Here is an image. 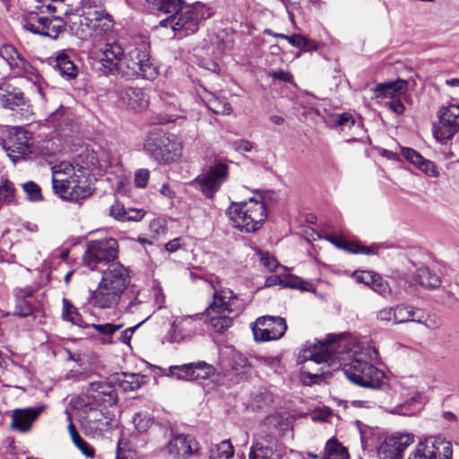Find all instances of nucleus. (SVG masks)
<instances>
[{
	"label": "nucleus",
	"mask_w": 459,
	"mask_h": 459,
	"mask_svg": "<svg viewBox=\"0 0 459 459\" xmlns=\"http://www.w3.org/2000/svg\"><path fill=\"white\" fill-rule=\"evenodd\" d=\"M99 70L104 74H122L128 78L142 77L153 80L158 75L157 67L150 59V45L140 39L125 54L117 42L107 43L97 56Z\"/></svg>",
	"instance_id": "obj_1"
},
{
	"label": "nucleus",
	"mask_w": 459,
	"mask_h": 459,
	"mask_svg": "<svg viewBox=\"0 0 459 459\" xmlns=\"http://www.w3.org/2000/svg\"><path fill=\"white\" fill-rule=\"evenodd\" d=\"M152 11L169 14L160 22V27H170L175 35L184 38L199 29L202 20L210 18L212 12L201 2L185 5L184 0H145Z\"/></svg>",
	"instance_id": "obj_2"
},
{
	"label": "nucleus",
	"mask_w": 459,
	"mask_h": 459,
	"mask_svg": "<svg viewBox=\"0 0 459 459\" xmlns=\"http://www.w3.org/2000/svg\"><path fill=\"white\" fill-rule=\"evenodd\" d=\"M89 167L69 162H60L53 169L54 192L62 199L80 203L91 195L89 183Z\"/></svg>",
	"instance_id": "obj_3"
},
{
	"label": "nucleus",
	"mask_w": 459,
	"mask_h": 459,
	"mask_svg": "<svg viewBox=\"0 0 459 459\" xmlns=\"http://www.w3.org/2000/svg\"><path fill=\"white\" fill-rule=\"evenodd\" d=\"M211 286L213 290V300L205 309V315L211 327L216 333H222L232 325L234 318L241 309L233 307L238 297L230 289L213 281Z\"/></svg>",
	"instance_id": "obj_4"
},
{
	"label": "nucleus",
	"mask_w": 459,
	"mask_h": 459,
	"mask_svg": "<svg viewBox=\"0 0 459 459\" xmlns=\"http://www.w3.org/2000/svg\"><path fill=\"white\" fill-rule=\"evenodd\" d=\"M226 213L236 229L247 233L260 229L267 217L264 204L253 198L248 202H232Z\"/></svg>",
	"instance_id": "obj_5"
},
{
	"label": "nucleus",
	"mask_w": 459,
	"mask_h": 459,
	"mask_svg": "<svg viewBox=\"0 0 459 459\" xmlns=\"http://www.w3.org/2000/svg\"><path fill=\"white\" fill-rule=\"evenodd\" d=\"M143 150L159 163L169 164L181 157L183 146L175 134L153 129L146 135Z\"/></svg>",
	"instance_id": "obj_6"
},
{
	"label": "nucleus",
	"mask_w": 459,
	"mask_h": 459,
	"mask_svg": "<svg viewBox=\"0 0 459 459\" xmlns=\"http://www.w3.org/2000/svg\"><path fill=\"white\" fill-rule=\"evenodd\" d=\"M118 255V243L113 238L91 240L87 243L83 255V264L91 270H99V266H108L116 263Z\"/></svg>",
	"instance_id": "obj_7"
},
{
	"label": "nucleus",
	"mask_w": 459,
	"mask_h": 459,
	"mask_svg": "<svg viewBox=\"0 0 459 459\" xmlns=\"http://www.w3.org/2000/svg\"><path fill=\"white\" fill-rule=\"evenodd\" d=\"M343 371L347 378L354 384L373 389L381 386L385 377L383 371L368 362L363 354L345 364Z\"/></svg>",
	"instance_id": "obj_8"
},
{
	"label": "nucleus",
	"mask_w": 459,
	"mask_h": 459,
	"mask_svg": "<svg viewBox=\"0 0 459 459\" xmlns=\"http://www.w3.org/2000/svg\"><path fill=\"white\" fill-rule=\"evenodd\" d=\"M229 177V167L222 161H215L205 171L197 176L190 185L212 199Z\"/></svg>",
	"instance_id": "obj_9"
},
{
	"label": "nucleus",
	"mask_w": 459,
	"mask_h": 459,
	"mask_svg": "<svg viewBox=\"0 0 459 459\" xmlns=\"http://www.w3.org/2000/svg\"><path fill=\"white\" fill-rule=\"evenodd\" d=\"M425 403V397L415 388L401 387L395 392L385 410L392 414L411 416L420 411Z\"/></svg>",
	"instance_id": "obj_10"
},
{
	"label": "nucleus",
	"mask_w": 459,
	"mask_h": 459,
	"mask_svg": "<svg viewBox=\"0 0 459 459\" xmlns=\"http://www.w3.org/2000/svg\"><path fill=\"white\" fill-rule=\"evenodd\" d=\"M339 337L329 335L324 342H318L313 346L303 349L299 356V363L315 362L320 364L329 363L338 358L340 351Z\"/></svg>",
	"instance_id": "obj_11"
},
{
	"label": "nucleus",
	"mask_w": 459,
	"mask_h": 459,
	"mask_svg": "<svg viewBox=\"0 0 459 459\" xmlns=\"http://www.w3.org/2000/svg\"><path fill=\"white\" fill-rule=\"evenodd\" d=\"M1 145L13 163L32 152L30 134L22 127L8 129V137L1 140Z\"/></svg>",
	"instance_id": "obj_12"
},
{
	"label": "nucleus",
	"mask_w": 459,
	"mask_h": 459,
	"mask_svg": "<svg viewBox=\"0 0 459 459\" xmlns=\"http://www.w3.org/2000/svg\"><path fill=\"white\" fill-rule=\"evenodd\" d=\"M251 329L256 342H269L281 338L287 330V324L283 317L264 316L251 324Z\"/></svg>",
	"instance_id": "obj_13"
},
{
	"label": "nucleus",
	"mask_w": 459,
	"mask_h": 459,
	"mask_svg": "<svg viewBox=\"0 0 459 459\" xmlns=\"http://www.w3.org/2000/svg\"><path fill=\"white\" fill-rule=\"evenodd\" d=\"M0 107L21 113L22 116L30 112V100L24 92L10 82L0 84Z\"/></svg>",
	"instance_id": "obj_14"
},
{
	"label": "nucleus",
	"mask_w": 459,
	"mask_h": 459,
	"mask_svg": "<svg viewBox=\"0 0 459 459\" xmlns=\"http://www.w3.org/2000/svg\"><path fill=\"white\" fill-rule=\"evenodd\" d=\"M279 445L276 437L261 429L254 436L250 447L249 459H280Z\"/></svg>",
	"instance_id": "obj_15"
},
{
	"label": "nucleus",
	"mask_w": 459,
	"mask_h": 459,
	"mask_svg": "<svg viewBox=\"0 0 459 459\" xmlns=\"http://www.w3.org/2000/svg\"><path fill=\"white\" fill-rule=\"evenodd\" d=\"M80 26H85L89 33L100 35L109 31L113 27V19L110 14L101 9L83 7L82 14L79 17Z\"/></svg>",
	"instance_id": "obj_16"
},
{
	"label": "nucleus",
	"mask_w": 459,
	"mask_h": 459,
	"mask_svg": "<svg viewBox=\"0 0 459 459\" xmlns=\"http://www.w3.org/2000/svg\"><path fill=\"white\" fill-rule=\"evenodd\" d=\"M83 404L92 407L103 405L112 406L117 403V394L111 385L107 382H92L88 385L84 394Z\"/></svg>",
	"instance_id": "obj_17"
},
{
	"label": "nucleus",
	"mask_w": 459,
	"mask_h": 459,
	"mask_svg": "<svg viewBox=\"0 0 459 459\" xmlns=\"http://www.w3.org/2000/svg\"><path fill=\"white\" fill-rule=\"evenodd\" d=\"M439 123L435 126L434 135L438 140H446L459 131V106L443 107L438 112Z\"/></svg>",
	"instance_id": "obj_18"
},
{
	"label": "nucleus",
	"mask_w": 459,
	"mask_h": 459,
	"mask_svg": "<svg viewBox=\"0 0 459 459\" xmlns=\"http://www.w3.org/2000/svg\"><path fill=\"white\" fill-rule=\"evenodd\" d=\"M199 315L177 317L170 325L167 338L169 342L180 343L190 340L197 332Z\"/></svg>",
	"instance_id": "obj_19"
},
{
	"label": "nucleus",
	"mask_w": 459,
	"mask_h": 459,
	"mask_svg": "<svg viewBox=\"0 0 459 459\" xmlns=\"http://www.w3.org/2000/svg\"><path fill=\"white\" fill-rule=\"evenodd\" d=\"M82 425L86 431L93 435H101L111 428V414L108 411H103L91 404H83Z\"/></svg>",
	"instance_id": "obj_20"
},
{
	"label": "nucleus",
	"mask_w": 459,
	"mask_h": 459,
	"mask_svg": "<svg viewBox=\"0 0 459 459\" xmlns=\"http://www.w3.org/2000/svg\"><path fill=\"white\" fill-rule=\"evenodd\" d=\"M167 450L168 454L174 459H188L198 455L200 445L195 437L179 434L169 440Z\"/></svg>",
	"instance_id": "obj_21"
},
{
	"label": "nucleus",
	"mask_w": 459,
	"mask_h": 459,
	"mask_svg": "<svg viewBox=\"0 0 459 459\" xmlns=\"http://www.w3.org/2000/svg\"><path fill=\"white\" fill-rule=\"evenodd\" d=\"M414 441V437L408 433H394L387 437L378 448L384 459H402L403 452Z\"/></svg>",
	"instance_id": "obj_22"
},
{
	"label": "nucleus",
	"mask_w": 459,
	"mask_h": 459,
	"mask_svg": "<svg viewBox=\"0 0 459 459\" xmlns=\"http://www.w3.org/2000/svg\"><path fill=\"white\" fill-rule=\"evenodd\" d=\"M418 446L425 459H452V443L444 437H429Z\"/></svg>",
	"instance_id": "obj_23"
},
{
	"label": "nucleus",
	"mask_w": 459,
	"mask_h": 459,
	"mask_svg": "<svg viewBox=\"0 0 459 459\" xmlns=\"http://www.w3.org/2000/svg\"><path fill=\"white\" fill-rule=\"evenodd\" d=\"M130 280L129 270L121 263L116 262L108 264L107 269L103 271L100 283L124 293L130 283Z\"/></svg>",
	"instance_id": "obj_24"
},
{
	"label": "nucleus",
	"mask_w": 459,
	"mask_h": 459,
	"mask_svg": "<svg viewBox=\"0 0 459 459\" xmlns=\"http://www.w3.org/2000/svg\"><path fill=\"white\" fill-rule=\"evenodd\" d=\"M45 408V405H39L37 407L13 410L11 415V429L22 433L29 432L31 429L33 422L43 412Z\"/></svg>",
	"instance_id": "obj_25"
},
{
	"label": "nucleus",
	"mask_w": 459,
	"mask_h": 459,
	"mask_svg": "<svg viewBox=\"0 0 459 459\" xmlns=\"http://www.w3.org/2000/svg\"><path fill=\"white\" fill-rule=\"evenodd\" d=\"M0 56L19 76L36 75L37 70L13 46H3Z\"/></svg>",
	"instance_id": "obj_26"
},
{
	"label": "nucleus",
	"mask_w": 459,
	"mask_h": 459,
	"mask_svg": "<svg viewBox=\"0 0 459 459\" xmlns=\"http://www.w3.org/2000/svg\"><path fill=\"white\" fill-rule=\"evenodd\" d=\"M123 293L99 283L98 288L91 294V303L99 308H113L121 302Z\"/></svg>",
	"instance_id": "obj_27"
},
{
	"label": "nucleus",
	"mask_w": 459,
	"mask_h": 459,
	"mask_svg": "<svg viewBox=\"0 0 459 459\" xmlns=\"http://www.w3.org/2000/svg\"><path fill=\"white\" fill-rule=\"evenodd\" d=\"M119 99L135 112L144 110L149 105V100L141 88L126 87L120 91Z\"/></svg>",
	"instance_id": "obj_28"
},
{
	"label": "nucleus",
	"mask_w": 459,
	"mask_h": 459,
	"mask_svg": "<svg viewBox=\"0 0 459 459\" xmlns=\"http://www.w3.org/2000/svg\"><path fill=\"white\" fill-rule=\"evenodd\" d=\"M401 152L404 159L412 163L427 176L432 178H437L439 176L436 164L433 161L423 158L415 150L409 147H402Z\"/></svg>",
	"instance_id": "obj_29"
},
{
	"label": "nucleus",
	"mask_w": 459,
	"mask_h": 459,
	"mask_svg": "<svg viewBox=\"0 0 459 459\" xmlns=\"http://www.w3.org/2000/svg\"><path fill=\"white\" fill-rule=\"evenodd\" d=\"M408 90V82L405 80L398 79L387 82L378 83L375 91L377 97L394 98L396 95H403Z\"/></svg>",
	"instance_id": "obj_30"
},
{
	"label": "nucleus",
	"mask_w": 459,
	"mask_h": 459,
	"mask_svg": "<svg viewBox=\"0 0 459 459\" xmlns=\"http://www.w3.org/2000/svg\"><path fill=\"white\" fill-rule=\"evenodd\" d=\"M55 67L59 71L63 77L68 80L76 78L79 73L78 66L74 64L65 50L60 51L56 55Z\"/></svg>",
	"instance_id": "obj_31"
},
{
	"label": "nucleus",
	"mask_w": 459,
	"mask_h": 459,
	"mask_svg": "<svg viewBox=\"0 0 459 459\" xmlns=\"http://www.w3.org/2000/svg\"><path fill=\"white\" fill-rule=\"evenodd\" d=\"M420 313V309L419 308H413L405 305H397L394 307V325L420 321V318L417 317Z\"/></svg>",
	"instance_id": "obj_32"
},
{
	"label": "nucleus",
	"mask_w": 459,
	"mask_h": 459,
	"mask_svg": "<svg viewBox=\"0 0 459 459\" xmlns=\"http://www.w3.org/2000/svg\"><path fill=\"white\" fill-rule=\"evenodd\" d=\"M147 377L141 374L123 373L122 377L117 378L119 386L125 392L139 389L146 381Z\"/></svg>",
	"instance_id": "obj_33"
},
{
	"label": "nucleus",
	"mask_w": 459,
	"mask_h": 459,
	"mask_svg": "<svg viewBox=\"0 0 459 459\" xmlns=\"http://www.w3.org/2000/svg\"><path fill=\"white\" fill-rule=\"evenodd\" d=\"M67 419L69 420L68 431L74 446L87 457H93L94 449L82 437L80 436L74 424L72 421L70 413H67Z\"/></svg>",
	"instance_id": "obj_34"
},
{
	"label": "nucleus",
	"mask_w": 459,
	"mask_h": 459,
	"mask_svg": "<svg viewBox=\"0 0 459 459\" xmlns=\"http://www.w3.org/2000/svg\"><path fill=\"white\" fill-rule=\"evenodd\" d=\"M383 244H372L370 246H364L359 242L344 241L342 249L351 254H362L366 255H377Z\"/></svg>",
	"instance_id": "obj_35"
},
{
	"label": "nucleus",
	"mask_w": 459,
	"mask_h": 459,
	"mask_svg": "<svg viewBox=\"0 0 459 459\" xmlns=\"http://www.w3.org/2000/svg\"><path fill=\"white\" fill-rule=\"evenodd\" d=\"M340 129H351L354 127V134L360 136L361 138L365 134L364 126L361 119L358 121L349 112H343L339 114Z\"/></svg>",
	"instance_id": "obj_36"
},
{
	"label": "nucleus",
	"mask_w": 459,
	"mask_h": 459,
	"mask_svg": "<svg viewBox=\"0 0 459 459\" xmlns=\"http://www.w3.org/2000/svg\"><path fill=\"white\" fill-rule=\"evenodd\" d=\"M139 293L136 294L132 291L131 295L126 293L124 298L121 299L122 308L131 314L138 313L146 307V303L139 299Z\"/></svg>",
	"instance_id": "obj_37"
},
{
	"label": "nucleus",
	"mask_w": 459,
	"mask_h": 459,
	"mask_svg": "<svg viewBox=\"0 0 459 459\" xmlns=\"http://www.w3.org/2000/svg\"><path fill=\"white\" fill-rule=\"evenodd\" d=\"M346 448L336 439H329L325 447L323 459H345Z\"/></svg>",
	"instance_id": "obj_38"
},
{
	"label": "nucleus",
	"mask_w": 459,
	"mask_h": 459,
	"mask_svg": "<svg viewBox=\"0 0 459 459\" xmlns=\"http://www.w3.org/2000/svg\"><path fill=\"white\" fill-rule=\"evenodd\" d=\"M417 276L420 284L425 288L436 289L440 285L439 277L427 267L420 268Z\"/></svg>",
	"instance_id": "obj_39"
},
{
	"label": "nucleus",
	"mask_w": 459,
	"mask_h": 459,
	"mask_svg": "<svg viewBox=\"0 0 459 459\" xmlns=\"http://www.w3.org/2000/svg\"><path fill=\"white\" fill-rule=\"evenodd\" d=\"M169 376L178 380H193L194 363H186L169 368Z\"/></svg>",
	"instance_id": "obj_40"
},
{
	"label": "nucleus",
	"mask_w": 459,
	"mask_h": 459,
	"mask_svg": "<svg viewBox=\"0 0 459 459\" xmlns=\"http://www.w3.org/2000/svg\"><path fill=\"white\" fill-rule=\"evenodd\" d=\"M62 317L74 325L84 327L82 316L77 312L74 305L66 299H63Z\"/></svg>",
	"instance_id": "obj_41"
},
{
	"label": "nucleus",
	"mask_w": 459,
	"mask_h": 459,
	"mask_svg": "<svg viewBox=\"0 0 459 459\" xmlns=\"http://www.w3.org/2000/svg\"><path fill=\"white\" fill-rule=\"evenodd\" d=\"M233 455L234 449L231 443L224 440L215 449L211 450L210 459H230Z\"/></svg>",
	"instance_id": "obj_42"
},
{
	"label": "nucleus",
	"mask_w": 459,
	"mask_h": 459,
	"mask_svg": "<svg viewBox=\"0 0 459 459\" xmlns=\"http://www.w3.org/2000/svg\"><path fill=\"white\" fill-rule=\"evenodd\" d=\"M215 368L205 361H198L194 363L193 380L206 379L215 374Z\"/></svg>",
	"instance_id": "obj_43"
},
{
	"label": "nucleus",
	"mask_w": 459,
	"mask_h": 459,
	"mask_svg": "<svg viewBox=\"0 0 459 459\" xmlns=\"http://www.w3.org/2000/svg\"><path fill=\"white\" fill-rule=\"evenodd\" d=\"M208 108L215 114L229 115L232 111L229 102L212 95L208 100Z\"/></svg>",
	"instance_id": "obj_44"
},
{
	"label": "nucleus",
	"mask_w": 459,
	"mask_h": 459,
	"mask_svg": "<svg viewBox=\"0 0 459 459\" xmlns=\"http://www.w3.org/2000/svg\"><path fill=\"white\" fill-rule=\"evenodd\" d=\"M281 270L283 271L282 281H281V286L292 289L306 290V288L304 287L305 282L302 281L301 278L287 273L286 267H281Z\"/></svg>",
	"instance_id": "obj_45"
},
{
	"label": "nucleus",
	"mask_w": 459,
	"mask_h": 459,
	"mask_svg": "<svg viewBox=\"0 0 459 459\" xmlns=\"http://www.w3.org/2000/svg\"><path fill=\"white\" fill-rule=\"evenodd\" d=\"M371 289L379 295L386 298L392 293V290L387 281L384 280L379 274L376 273L374 281L371 283Z\"/></svg>",
	"instance_id": "obj_46"
},
{
	"label": "nucleus",
	"mask_w": 459,
	"mask_h": 459,
	"mask_svg": "<svg viewBox=\"0 0 459 459\" xmlns=\"http://www.w3.org/2000/svg\"><path fill=\"white\" fill-rule=\"evenodd\" d=\"M84 327H90L89 325H85ZM91 327L95 329L100 334H102L104 336L111 337L117 331L120 330L123 327L122 324H103V325H97L92 324L91 325Z\"/></svg>",
	"instance_id": "obj_47"
},
{
	"label": "nucleus",
	"mask_w": 459,
	"mask_h": 459,
	"mask_svg": "<svg viewBox=\"0 0 459 459\" xmlns=\"http://www.w3.org/2000/svg\"><path fill=\"white\" fill-rule=\"evenodd\" d=\"M22 187L29 200L32 202H38L43 199L39 186L33 181L24 183Z\"/></svg>",
	"instance_id": "obj_48"
},
{
	"label": "nucleus",
	"mask_w": 459,
	"mask_h": 459,
	"mask_svg": "<svg viewBox=\"0 0 459 459\" xmlns=\"http://www.w3.org/2000/svg\"><path fill=\"white\" fill-rule=\"evenodd\" d=\"M52 23L48 31H46V36L51 39H56L59 34L64 31L65 27V21L59 16H54L52 19Z\"/></svg>",
	"instance_id": "obj_49"
},
{
	"label": "nucleus",
	"mask_w": 459,
	"mask_h": 459,
	"mask_svg": "<svg viewBox=\"0 0 459 459\" xmlns=\"http://www.w3.org/2000/svg\"><path fill=\"white\" fill-rule=\"evenodd\" d=\"M34 16H39L37 13L31 12L23 18L22 27L33 34L40 35L39 24Z\"/></svg>",
	"instance_id": "obj_50"
},
{
	"label": "nucleus",
	"mask_w": 459,
	"mask_h": 459,
	"mask_svg": "<svg viewBox=\"0 0 459 459\" xmlns=\"http://www.w3.org/2000/svg\"><path fill=\"white\" fill-rule=\"evenodd\" d=\"M133 422L139 432H145L152 426V420L147 414L137 413L134 415Z\"/></svg>",
	"instance_id": "obj_51"
},
{
	"label": "nucleus",
	"mask_w": 459,
	"mask_h": 459,
	"mask_svg": "<svg viewBox=\"0 0 459 459\" xmlns=\"http://www.w3.org/2000/svg\"><path fill=\"white\" fill-rule=\"evenodd\" d=\"M14 196V187L11 182L5 179L0 186V201L10 203Z\"/></svg>",
	"instance_id": "obj_52"
},
{
	"label": "nucleus",
	"mask_w": 459,
	"mask_h": 459,
	"mask_svg": "<svg viewBox=\"0 0 459 459\" xmlns=\"http://www.w3.org/2000/svg\"><path fill=\"white\" fill-rule=\"evenodd\" d=\"M109 215L117 221H126L127 210L125 208V206L121 203L116 201L110 206Z\"/></svg>",
	"instance_id": "obj_53"
},
{
	"label": "nucleus",
	"mask_w": 459,
	"mask_h": 459,
	"mask_svg": "<svg viewBox=\"0 0 459 459\" xmlns=\"http://www.w3.org/2000/svg\"><path fill=\"white\" fill-rule=\"evenodd\" d=\"M259 256L262 264L269 271H274L277 268L281 269V266H280L277 260L269 253L259 251Z\"/></svg>",
	"instance_id": "obj_54"
},
{
	"label": "nucleus",
	"mask_w": 459,
	"mask_h": 459,
	"mask_svg": "<svg viewBox=\"0 0 459 459\" xmlns=\"http://www.w3.org/2000/svg\"><path fill=\"white\" fill-rule=\"evenodd\" d=\"M13 314L20 316H28L32 314V307L26 299H19L14 307Z\"/></svg>",
	"instance_id": "obj_55"
},
{
	"label": "nucleus",
	"mask_w": 459,
	"mask_h": 459,
	"mask_svg": "<svg viewBox=\"0 0 459 459\" xmlns=\"http://www.w3.org/2000/svg\"><path fill=\"white\" fill-rule=\"evenodd\" d=\"M232 149L238 152H249L254 148V143L246 139H238L231 143Z\"/></svg>",
	"instance_id": "obj_56"
},
{
	"label": "nucleus",
	"mask_w": 459,
	"mask_h": 459,
	"mask_svg": "<svg viewBox=\"0 0 459 459\" xmlns=\"http://www.w3.org/2000/svg\"><path fill=\"white\" fill-rule=\"evenodd\" d=\"M150 178V171L146 169H138L134 174V184L137 187H145Z\"/></svg>",
	"instance_id": "obj_57"
},
{
	"label": "nucleus",
	"mask_w": 459,
	"mask_h": 459,
	"mask_svg": "<svg viewBox=\"0 0 459 459\" xmlns=\"http://www.w3.org/2000/svg\"><path fill=\"white\" fill-rule=\"evenodd\" d=\"M353 277L358 282L371 286L372 281H374V277H376V273L368 271L355 272L353 273Z\"/></svg>",
	"instance_id": "obj_58"
},
{
	"label": "nucleus",
	"mask_w": 459,
	"mask_h": 459,
	"mask_svg": "<svg viewBox=\"0 0 459 459\" xmlns=\"http://www.w3.org/2000/svg\"><path fill=\"white\" fill-rule=\"evenodd\" d=\"M420 318V321H416L418 324H422L429 329H436L439 326V321L436 318H431L429 316H426L421 310L420 313L418 314V316Z\"/></svg>",
	"instance_id": "obj_59"
},
{
	"label": "nucleus",
	"mask_w": 459,
	"mask_h": 459,
	"mask_svg": "<svg viewBox=\"0 0 459 459\" xmlns=\"http://www.w3.org/2000/svg\"><path fill=\"white\" fill-rule=\"evenodd\" d=\"M279 37L281 39H284L288 40V42L296 48H300V46L304 45V42H306V37L302 36L300 34H293L291 36L285 35V34H280Z\"/></svg>",
	"instance_id": "obj_60"
},
{
	"label": "nucleus",
	"mask_w": 459,
	"mask_h": 459,
	"mask_svg": "<svg viewBox=\"0 0 459 459\" xmlns=\"http://www.w3.org/2000/svg\"><path fill=\"white\" fill-rule=\"evenodd\" d=\"M394 307L383 308L377 313V319L382 322L394 324Z\"/></svg>",
	"instance_id": "obj_61"
},
{
	"label": "nucleus",
	"mask_w": 459,
	"mask_h": 459,
	"mask_svg": "<svg viewBox=\"0 0 459 459\" xmlns=\"http://www.w3.org/2000/svg\"><path fill=\"white\" fill-rule=\"evenodd\" d=\"M150 317V316H146L145 319H143L142 322H140L139 324H137L136 325L133 326V327H129L124 331L121 332L120 333V337H119V340L124 342V343H129L131 338H132V335L134 333V332L142 325L143 324L148 318Z\"/></svg>",
	"instance_id": "obj_62"
},
{
	"label": "nucleus",
	"mask_w": 459,
	"mask_h": 459,
	"mask_svg": "<svg viewBox=\"0 0 459 459\" xmlns=\"http://www.w3.org/2000/svg\"><path fill=\"white\" fill-rule=\"evenodd\" d=\"M270 76L274 80L285 82H291L293 81V75L290 72L284 70L273 71Z\"/></svg>",
	"instance_id": "obj_63"
},
{
	"label": "nucleus",
	"mask_w": 459,
	"mask_h": 459,
	"mask_svg": "<svg viewBox=\"0 0 459 459\" xmlns=\"http://www.w3.org/2000/svg\"><path fill=\"white\" fill-rule=\"evenodd\" d=\"M145 214L143 210L139 209H127L126 221H139Z\"/></svg>",
	"instance_id": "obj_64"
}]
</instances>
